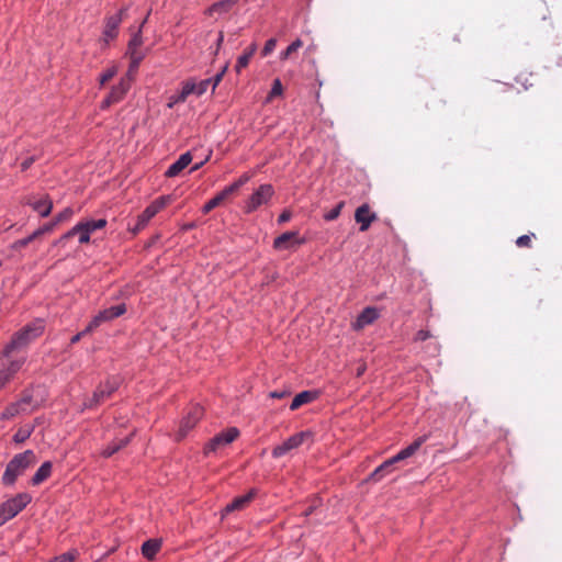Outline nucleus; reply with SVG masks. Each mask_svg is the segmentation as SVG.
Masks as SVG:
<instances>
[{"instance_id":"obj_1","label":"nucleus","mask_w":562,"mask_h":562,"mask_svg":"<svg viewBox=\"0 0 562 562\" xmlns=\"http://www.w3.org/2000/svg\"><path fill=\"white\" fill-rule=\"evenodd\" d=\"M429 438V435H424L416 438L408 447L402 449L394 457L385 460L380 464L371 474L369 480L372 482H379L384 476L389 475L394 470V464L412 457Z\"/></svg>"},{"instance_id":"obj_2","label":"nucleus","mask_w":562,"mask_h":562,"mask_svg":"<svg viewBox=\"0 0 562 562\" xmlns=\"http://www.w3.org/2000/svg\"><path fill=\"white\" fill-rule=\"evenodd\" d=\"M44 331L43 321H36L24 326L16 331L11 341L4 347L2 355L8 358L13 351L20 350L29 346L33 340L40 337Z\"/></svg>"},{"instance_id":"obj_3","label":"nucleus","mask_w":562,"mask_h":562,"mask_svg":"<svg viewBox=\"0 0 562 562\" xmlns=\"http://www.w3.org/2000/svg\"><path fill=\"white\" fill-rule=\"evenodd\" d=\"M35 462L36 456L33 450H25L22 453L15 454L5 468L2 475V483L7 486L13 485L16 479Z\"/></svg>"},{"instance_id":"obj_4","label":"nucleus","mask_w":562,"mask_h":562,"mask_svg":"<svg viewBox=\"0 0 562 562\" xmlns=\"http://www.w3.org/2000/svg\"><path fill=\"white\" fill-rule=\"evenodd\" d=\"M32 501L29 493H19L0 505V526L14 518Z\"/></svg>"},{"instance_id":"obj_5","label":"nucleus","mask_w":562,"mask_h":562,"mask_svg":"<svg viewBox=\"0 0 562 562\" xmlns=\"http://www.w3.org/2000/svg\"><path fill=\"white\" fill-rule=\"evenodd\" d=\"M203 416V408L199 405L192 406L187 415L181 419L179 428L176 432V439L178 441L184 439L189 431L195 427L198 422Z\"/></svg>"},{"instance_id":"obj_6","label":"nucleus","mask_w":562,"mask_h":562,"mask_svg":"<svg viewBox=\"0 0 562 562\" xmlns=\"http://www.w3.org/2000/svg\"><path fill=\"white\" fill-rule=\"evenodd\" d=\"M272 195H273L272 186L271 184H261L246 202L245 212L251 213V212L256 211L261 205L267 204Z\"/></svg>"},{"instance_id":"obj_7","label":"nucleus","mask_w":562,"mask_h":562,"mask_svg":"<svg viewBox=\"0 0 562 562\" xmlns=\"http://www.w3.org/2000/svg\"><path fill=\"white\" fill-rule=\"evenodd\" d=\"M126 312L125 304H117L103 311H100L86 327V331H92L99 327L102 323L110 322L116 317H120Z\"/></svg>"},{"instance_id":"obj_8","label":"nucleus","mask_w":562,"mask_h":562,"mask_svg":"<svg viewBox=\"0 0 562 562\" xmlns=\"http://www.w3.org/2000/svg\"><path fill=\"white\" fill-rule=\"evenodd\" d=\"M312 438L311 431H301L297 432L290 438H288L285 441H283L280 446H277L272 450V457L273 458H280L288 453L289 451L299 448L301 445H303L306 440Z\"/></svg>"},{"instance_id":"obj_9","label":"nucleus","mask_w":562,"mask_h":562,"mask_svg":"<svg viewBox=\"0 0 562 562\" xmlns=\"http://www.w3.org/2000/svg\"><path fill=\"white\" fill-rule=\"evenodd\" d=\"M117 389L116 380H106L93 392L92 397L85 404L88 408L97 407L109 398Z\"/></svg>"},{"instance_id":"obj_10","label":"nucleus","mask_w":562,"mask_h":562,"mask_svg":"<svg viewBox=\"0 0 562 562\" xmlns=\"http://www.w3.org/2000/svg\"><path fill=\"white\" fill-rule=\"evenodd\" d=\"M168 196H160L149 204L138 216L136 231L143 229L147 223L168 204Z\"/></svg>"},{"instance_id":"obj_11","label":"nucleus","mask_w":562,"mask_h":562,"mask_svg":"<svg viewBox=\"0 0 562 562\" xmlns=\"http://www.w3.org/2000/svg\"><path fill=\"white\" fill-rule=\"evenodd\" d=\"M126 9H121L113 15H110L105 19L104 30H103V42L108 44L110 41L116 38L119 34V26L123 21Z\"/></svg>"},{"instance_id":"obj_12","label":"nucleus","mask_w":562,"mask_h":562,"mask_svg":"<svg viewBox=\"0 0 562 562\" xmlns=\"http://www.w3.org/2000/svg\"><path fill=\"white\" fill-rule=\"evenodd\" d=\"M143 44L140 29L132 36L128 42L127 54L131 58V69H136L145 57V53L139 49Z\"/></svg>"},{"instance_id":"obj_13","label":"nucleus","mask_w":562,"mask_h":562,"mask_svg":"<svg viewBox=\"0 0 562 562\" xmlns=\"http://www.w3.org/2000/svg\"><path fill=\"white\" fill-rule=\"evenodd\" d=\"M239 436V430L235 427L216 435L206 446L205 453L214 452L220 447L232 443Z\"/></svg>"},{"instance_id":"obj_14","label":"nucleus","mask_w":562,"mask_h":562,"mask_svg":"<svg viewBox=\"0 0 562 562\" xmlns=\"http://www.w3.org/2000/svg\"><path fill=\"white\" fill-rule=\"evenodd\" d=\"M304 244V239L299 237L297 232H285L278 236L273 241V247L277 250L294 249Z\"/></svg>"},{"instance_id":"obj_15","label":"nucleus","mask_w":562,"mask_h":562,"mask_svg":"<svg viewBox=\"0 0 562 562\" xmlns=\"http://www.w3.org/2000/svg\"><path fill=\"white\" fill-rule=\"evenodd\" d=\"M376 214L371 212V209L367 203L360 205L355 212V220L358 224H360V232H367L370 225L376 221Z\"/></svg>"},{"instance_id":"obj_16","label":"nucleus","mask_w":562,"mask_h":562,"mask_svg":"<svg viewBox=\"0 0 562 562\" xmlns=\"http://www.w3.org/2000/svg\"><path fill=\"white\" fill-rule=\"evenodd\" d=\"M25 362V358L10 360L9 363L0 370V390L9 383L14 374L19 372Z\"/></svg>"},{"instance_id":"obj_17","label":"nucleus","mask_w":562,"mask_h":562,"mask_svg":"<svg viewBox=\"0 0 562 562\" xmlns=\"http://www.w3.org/2000/svg\"><path fill=\"white\" fill-rule=\"evenodd\" d=\"M379 317V312L374 307H366L352 324L353 329L361 330L368 325H371Z\"/></svg>"},{"instance_id":"obj_18","label":"nucleus","mask_w":562,"mask_h":562,"mask_svg":"<svg viewBox=\"0 0 562 562\" xmlns=\"http://www.w3.org/2000/svg\"><path fill=\"white\" fill-rule=\"evenodd\" d=\"M192 161V155L187 151L182 154L165 172L168 178L177 177L183 169H186Z\"/></svg>"},{"instance_id":"obj_19","label":"nucleus","mask_w":562,"mask_h":562,"mask_svg":"<svg viewBox=\"0 0 562 562\" xmlns=\"http://www.w3.org/2000/svg\"><path fill=\"white\" fill-rule=\"evenodd\" d=\"M254 495V492H249L245 495L234 498L229 504L226 505L225 513L244 509L252 501Z\"/></svg>"},{"instance_id":"obj_20","label":"nucleus","mask_w":562,"mask_h":562,"mask_svg":"<svg viewBox=\"0 0 562 562\" xmlns=\"http://www.w3.org/2000/svg\"><path fill=\"white\" fill-rule=\"evenodd\" d=\"M130 87H131L130 79L128 78H122L120 80V82L112 88L111 92L109 93V97L115 103H117V102H120L125 97V94L130 90Z\"/></svg>"},{"instance_id":"obj_21","label":"nucleus","mask_w":562,"mask_h":562,"mask_svg":"<svg viewBox=\"0 0 562 562\" xmlns=\"http://www.w3.org/2000/svg\"><path fill=\"white\" fill-rule=\"evenodd\" d=\"M316 398H317V393L316 392H314V391H303V392L299 393L297 395H295V397L293 398V401H292V403L290 405V409L291 411H296L302 405L308 404V403L313 402Z\"/></svg>"},{"instance_id":"obj_22","label":"nucleus","mask_w":562,"mask_h":562,"mask_svg":"<svg viewBox=\"0 0 562 562\" xmlns=\"http://www.w3.org/2000/svg\"><path fill=\"white\" fill-rule=\"evenodd\" d=\"M231 195L232 193L228 191L227 188L223 189L214 198H212L209 202L204 204V206L202 207V212L204 214L210 213L212 210L221 205Z\"/></svg>"},{"instance_id":"obj_23","label":"nucleus","mask_w":562,"mask_h":562,"mask_svg":"<svg viewBox=\"0 0 562 562\" xmlns=\"http://www.w3.org/2000/svg\"><path fill=\"white\" fill-rule=\"evenodd\" d=\"M160 539H149L143 543L142 553L146 559L153 560L156 557V554L160 551Z\"/></svg>"},{"instance_id":"obj_24","label":"nucleus","mask_w":562,"mask_h":562,"mask_svg":"<svg viewBox=\"0 0 562 562\" xmlns=\"http://www.w3.org/2000/svg\"><path fill=\"white\" fill-rule=\"evenodd\" d=\"M29 204L33 207L34 211L38 212L42 217L48 216L53 209V202L48 195H45L38 201L29 202Z\"/></svg>"},{"instance_id":"obj_25","label":"nucleus","mask_w":562,"mask_h":562,"mask_svg":"<svg viewBox=\"0 0 562 562\" xmlns=\"http://www.w3.org/2000/svg\"><path fill=\"white\" fill-rule=\"evenodd\" d=\"M53 464L50 461L44 462L31 480V484L36 486L47 480L52 474Z\"/></svg>"},{"instance_id":"obj_26","label":"nucleus","mask_w":562,"mask_h":562,"mask_svg":"<svg viewBox=\"0 0 562 562\" xmlns=\"http://www.w3.org/2000/svg\"><path fill=\"white\" fill-rule=\"evenodd\" d=\"M257 49L256 44H251L249 48L238 57L235 69L237 72H240L243 68L247 67L251 57L254 56Z\"/></svg>"},{"instance_id":"obj_27","label":"nucleus","mask_w":562,"mask_h":562,"mask_svg":"<svg viewBox=\"0 0 562 562\" xmlns=\"http://www.w3.org/2000/svg\"><path fill=\"white\" fill-rule=\"evenodd\" d=\"M23 413V411L21 409V403H11L10 405H8L4 411L1 413V419H11L13 417H15L16 415Z\"/></svg>"},{"instance_id":"obj_28","label":"nucleus","mask_w":562,"mask_h":562,"mask_svg":"<svg viewBox=\"0 0 562 562\" xmlns=\"http://www.w3.org/2000/svg\"><path fill=\"white\" fill-rule=\"evenodd\" d=\"M237 2V0H222L214 3L211 7V11L213 12H227Z\"/></svg>"},{"instance_id":"obj_29","label":"nucleus","mask_w":562,"mask_h":562,"mask_svg":"<svg viewBox=\"0 0 562 562\" xmlns=\"http://www.w3.org/2000/svg\"><path fill=\"white\" fill-rule=\"evenodd\" d=\"M32 431H33V427H22V428L18 429V431L14 434L13 440L16 443H22L26 439L30 438Z\"/></svg>"},{"instance_id":"obj_30","label":"nucleus","mask_w":562,"mask_h":562,"mask_svg":"<svg viewBox=\"0 0 562 562\" xmlns=\"http://www.w3.org/2000/svg\"><path fill=\"white\" fill-rule=\"evenodd\" d=\"M41 236V232H34L33 234H31L30 236H27L26 238H23V239H19L13 243L12 245V248L15 249V250H19L21 248H24L26 247L30 243H32L34 239H36L37 237Z\"/></svg>"},{"instance_id":"obj_31","label":"nucleus","mask_w":562,"mask_h":562,"mask_svg":"<svg viewBox=\"0 0 562 562\" xmlns=\"http://www.w3.org/2000/svg\"><path fill=\"white\" fill-rule=\"evenodd\" d=\"M106 225V221L104 218H100V220H97V221H87V222H83V229H87L89 231V233H93L95 232L97 229H101L103 228L104 226Z\"/></svg>"},{"instance_id":"obj_32","label":"nucleus","mask_w":562,"mask_h":562,"mask_svg":"<svg viewBox=\"0 0 562 562\" xmlns=\"http://www.w3.org/2000/svg\"><path fill=\"white\" fill-rule=\"evenodd\" d=\"M303 46V42L301 40H295L292 42L286 49L281 54L282 59L289 58L293 53L300 49Z\"/></svg>"},{"instance_id":"obj_33","label":"nucleus","mask_w":562,"mask_h":562,"mask_svg":"<svg viewBox=\"0 0 562 562\" xmlns=\"http://www.w3.org/2000/svg\"><path fill=\"white\" fill-rule=\"evenodd\" d=\"M344 205L345 202H339L334 209L324 214V218L328 222L336 220L340 215Z\"/></svg>"},{"instance_id":"obj_34","label":"nucleus","mask_w":562,"mask_h":562,"mask_svg":"<svg viewBox=\"0 0 562 562\" xmlns=\"http://www.w3.org/2000/svg\"><path fill=\"white\" fill-rule=\"evenodd\" d=\"M249 180V176L248 175H243L238 180H236L235 182H233L232 184L227 186L226 188L228 189V191L234 194L235 192H237L247 181Z\"/></svg>"},{"instance_id":"obj_35","label":"nucleus","mask_w":562,"mask_h":562,"mask_svg":"<svg viewBox=\"0 0 562 562\" xmlns=\"http://www.w3.org/2000/svg\"><path fill=\"white\" fill-rule=\"evenodd\" d=\"M74 215V211L71 207H66L65 210H63L61 212H59L55 217H54V224H59V223H63L65 221H68L69 218H71V216Z\"/></svg>"},{"instance_id":"obj_36","label":"nucleus","mask_w":562,"mask_h":562,"mask_svg":"<svg viewBox=\"0 0 562 562\" xmlns=\"http://www.w3.org/2000/svg\"><path fill=\"white\" fill-rule=\"evenodd\" d=\"M117 72V68L115 66H112L108 68L101 76H100V85L104 86L108 83Z\"/></svg>"},{"instance_id":"obj_37","label":"nucleus","mask_w":562,"mask_h":562,"mask_svg":"<svg viewBox=\"0 0 562 562\" xmlns=\"http://www.w3.org/2000/svg\"><path fill=\"white\" fill-rule=\"evenodd\" d=\"M181 92H183L184 95H190L192 93L196 94V83L193 81H187L183 83Z\"/></svg>"},{"instance_id":"obj_38","label":"nucleus","mask_w":562,"mask_h":562,"mask_svg":"<svg viewBox=\"0 0 562 562\" xmlns=\"http://www.w3.org/2000/svg\"><path fill=\"white\" fill-rule=\"evenodd\" d=\"M276 45H277V41L274 38L268 40L265 44L262 52H261L262 56L266 57V56L270 55L274 50Z\"/></svg>"},{"instance_id":"obj_39","label":"nucleus","mask_w":562,"mask_h":562,"mask_svg":"<svg viewBox=\"0 0 562 562\" xmlns=\"http://www.w3.org/2000/svg\"><path fill=\"white\" fill-rule=\"evenodd\" d=\"M282 93V85H281V81L279 79H276L273 81V85H272V88H271V91L269 93V98L272 99L274 97H278Z\"/></svg>"},{"instance_id":"obj_40","label":"nucleus","mask_w":562,"mask_h":562,"mask_svg":"<svg viewBox=\"0 0 562 562\" xmlns=\"http://www.w3.org/2000/svg\"><path fill=\"white\" fill-rule=\"evenodd\" d=\"M228 69V64H226L222 70L214 77L211 79V82L213 83V90L217 87V85L222 81L225 72L227 71Z\"/></svg>"},{"instance_id":"obj_41","label":"nucleus","mask_w":562,"mask_h":562,"mask_svg":"<svg viewBox=\"0 0 562 562\" xmlns=\"http://www.w3.org/2000/svg\"><path fill=\"white\" fill-rule=\"evenodd\" d=\"M516 245L518 247H531V236L530 235H522L517 238Z\"/></svg>"},{"instance_id":"obj_42","label":"nucleus","mask_w":562,"mask_h":562,"mask_svg":"<svg viewBox=\"0 0 562 562\" xmlns=\"http://www.w3.org/2000/svg\"><path fill=\"white\" fill-rule=\"evenodd\" d=\"M210 83H211V79H204V80L200 81L199 83H196V94L198 95L203 94L207 90Z\"/></svg>"},{"instance_id":"obj_43","label":"nucleus","mask_w":562,"mask_h":562,"mask_svg":"<svg viewBox=\"0 0 562 562\" xmlns=\"http://www.w3.org/2000/svg\"><path fill=\"white\" fill-rule=\"evenodd\" d=\"M187 98H188V97H187V95H184V94H183V92H181V91H180L178 94L172 95V97L170 98V102H169L168 106H169V108H172V106H173V104H176V103H182V102H184V101H186V99H187Z\"/></svg>"},{"instance_id":"obj_44","label":"nucleus","mask_w":562,"mask_h":562,"mask_svg":"<svg viewBox=\"0 0 562 562\" xmlns=\"http://www.w3.org/2000/svg\"><path fill=\"white\" fill-rule=\"evenodd\" d=\"M119 449H117V446L114 445V441H112L103 451H102V456L104 458H109L111 456H113L115 452H117Z\"/></svg>"},{"instance_id":"obj_45","label":"nucleus","mask_w":562,"mask_h":562,"mask_svg":"<svg viewBox=\"0 0 562 562\" xmlns=\"http://www.w3.org/2000/svg\"><path fill=\"white\" fill-rule=\"evenodd\" d=\"M430 337H431L430 331H428V330H424V329H420V330H418V331L416 333V335H415V340H416V341H425V340H427V339H428V338H430Z\"/></svg>"},{"instance_id":"obj_46","label":"nucleus","mask_w":562,"mask_h":562,"mask_svg":"<svg viewBox=\"0 0 562 562\" xmlns=\"http://www.w3.org/2000/svg\"><path fill=\"white\" fill-rule=\"evenodd\" d=\"M83 222H79L76 226H74L66 235L65 238L71 237L76 234H79L83 229Z\"/></svg>"},{"instance_id":"obj_47","label":"nucleus","mask_w":562,"mask_h":562,"mask_svg":"<svg viewBox=\"0 0 562 562\" xmlns=\"http://www.w3.org/2000/svg\"><path fill=\"white\" fill-rule=\"evenodd\" d=\"M31 402H32V395H30V394H24V395L22 396V398H21L20 401H18L16 403H21V409H22L23 412H25V411H26V406H27V405H30V404H31Z\"/></svg>"},{"instance_id":"obj_48","label":"nucleus","mask_w":562,"mask_h":562,"mask_svg":"<svg viewBox=\"0 0 562 562\" xmlns=\"http://www.w3.org/2000/svg\"><path fill=\"white\" fill-rule=\"evenodd\" d=\"M75 554L74 553H65V554H61L59 558H57L55 560V562H74L75 560Z\"/></svg>"},{"instance_id":"obj_49","label":"nucleus","mask_w":562,"mask_h":562,"mask_svg":"<svg viewBox=\"0 0 562 562\" xmlns=\"http://www.w3.org/2000/svg\"><path fill=\"white\" fill-rule=\"evenodd\" d=\"M90 241V233L89 231L87 229H82L80 233H79V243L80 244H87Z\"/></svg>"},{"instance_id":"obj_50","label":"nucleus","mask_w":562,"mask_h":562,"mask_svg":"<svg viewBox=\"0 0 562 562\" xmlns=\"http://www.w3.org/2000/svg\"><path fill=\"white\" fill-rule=\"evenodd\" d=\"M57 224H54V221L52 223H48L46 225H44L43 227H40L38 229H36L35 232H41V235L45 234V233H48L50 231H53V228L56 226Z\"/></svg>"},{"instance_id":"obj_51","label":"nucleus","mask_w":562,"mask_h":562,"mask_svg":"<svg viewBox=\"0 0 562 562\" xmlns=\"http://www.w3.org/2000/svg\"><path fill=\"white\" fill-rule=\"evenodd\" d=\"M128 442H130V437H125V438H121V439L114 440V445L117 446L119 450H121L122 448L127 446Z\"/></svg>"},{"instance_id":"obj_52","label":"nucleus","mask_w":562,"mask_h":562,"mask_svg":"<svg viewBox=\"0 0 562 562\" xmlns=\"http://www.w3.org/2000/svg\"><path fill=\"white\" fill-rule=\"evenodd\" d=\"M289 395H290V392H288V391H273L270 393V397H272V398H283Z\"/></svg>"},{"instance_id":"obj_53","label":"nucleus","mask_w":562,"mask_h":562,"mask_svg":"<svg viewBox=\"0 0 562 562\" xmlns=\"http://www.w3.org/2000/svg\"><path fill=\"white\" fill-rule=\"evenodd\" d=\"M34 161H35L34 157L26 158L24 161L21 162V170L22 171L27 170Z\"/></svg>"},{"instance_id":"obj_54","label":"nucleus","mask_w":562,"mask_h":562,"mask_svg":"<svg viewBox=\"0 0 562 562\" xmlns=\"http://www.w3.org/2000/svg\"><path fill=\"white\" fill-rule=\"evenodd\" d=\"M89 333H90V331H86V329H85V330H82V331H80V333L76 334L75 336H72V337H71L70 342H71L72 345H74V344H77V342H78V341H79V340H80V339H81L86 334H89Z\"/></svg>"},{"instance_id":"obj_55","label":"nucleus","mask_w":562,"mask_h":562,"mask_svg":"<svg viewBox=\"0 0 562 562\" xmlns=\"http://www.w3.org/2000/svg\"><path fill=\"white\" fill-rule=\"evenodd\" d=\"M115 102L108 95L101 103V109H108L110 108L112 104H114Z\"/></svg>"},{"instance_id":"obj_56","label":"nucleus","mask_w":562,"mask_h":562,"mask_svg":"<svg viewBox=\"0 0 562 562\" xmlns=\"http://www.w3.org/2000/svg\"><path fill=\"white\" fill-rule=\"evenodd\" d=\"M290 217H291V214L289 212H283L279 216L278 221H279V223H284V222H288L290 220Z\"/></svg>"},{"instance_id":"obj_57","label":"nucleus","mask_w":562,"mask_h":562,"mask_svg":"<svg viewBox=\"0 0 562 562\" xmlns=\"http://www.w3.org/2000/svg\"><path fill=\"white\" fill-rule=\"evenodd\" d=\"M223 41H224V35H223V33H222V32H220V34H218V38H217V43H216V46H217L216 52H217V50L220 49V47L222 46Z\"/></svg>"},{"instance_id":"obj_58","label":"nucleus","mask_w":562,"mask_h":562,"mask_svg":"<svg viewBox=\"0 0 562 562\" xmlns=\"http://www.w3.org/2000/svg\"><path fill=\"white\" fill-rule=\"evenodd\" d=\"M364 370H366L364 366L359 367L358 371H357V375L360 376L361 374H363Z\"/></svg>"},{"instance_id":"obj_59","label":"nucleus","mask_w":562,"mask_h":562,"mask_svg":"<svg viewBox=\"0 0 562 562\" xmlns=\"http://www.w3.org/2000/svg\"><path fill=\"white\" fill-rule=\"evenodd\" d=\"M203 162H200V164H196L195 166L192 167L191 171H195L198 169H200L202 167Z\"/></svg>"}]
</instances>
